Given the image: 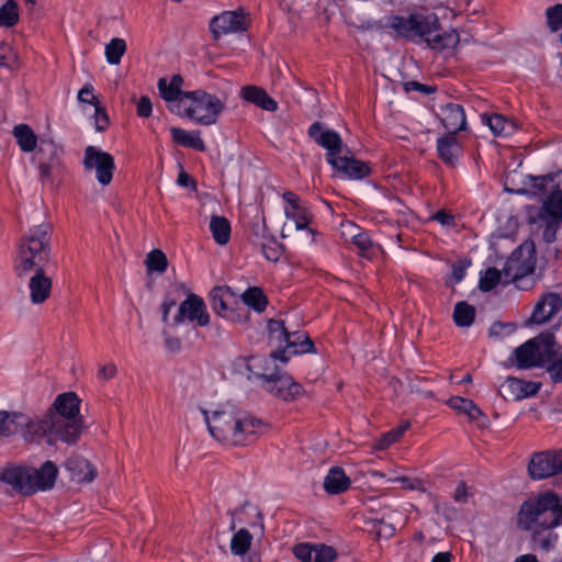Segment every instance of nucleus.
<instances>
[{"label":"nucleus","instance_id":"0e129e2a","mask_svg":"<svg viewBox=\"0 0 562 562\" xmlns=\"http://www.w3.org/2000/svg\"><path fill=\"white\" fill-rule=\"evenodd\" d=\"M282 196L284 201L289 204V206H286L285 209H294L295 206H301V204L299 203V198L296 196L295 193L286 191L283 193Z\"/></svg>","mask_w":562,"mask_h":562},{"label":"nucleus","instance_id":"bb28decb","mask_svg":"<svg viewBox=\"0 0 562 562\" xmlns=\"http://www.w3.org/2000/svg\"><path fill=\"white\" fill-rule=\"evenodd\" d=\"M240 94L243 99L262 110L274 112L278 109V103L260 87L245 86L241 88Z\"/></svg>","mask_w":562,"mask_h":562},{"label":"nucleus","instance_id":"c9c22d12","mask_svg":"<svg viewBox=\"0 0 562 562\" xmlns=\"http://www.w3.org/2000/svg\"><path fill=\"white\" fill-rule=\"evenodd\" d=\"M475 317V308L467 302H459L454 306L453 321L459 327H469Z\"/></svg>","mask_w":562,"mask_h":562},{"label":"nucleus","instance_id":"7ed1b4c3","mask_svg":"<svg viewBox=\"0 0 562 562\" xmlns=\"http://www.w3.org/2000/svg\"><path fill=\"white\" fill-rule=\"evenodd\" d=\"M308 136L327 150L326 161L337 176L360 180L369 175V166L355 158L337 132L325 130L322 123L315 122L308 127Z\"/></svg>","mask_w":562,"mask_h":562},{"label":"nucleus","instance_id":"f3484780","mask_svg":"<svg viewBox=\"0 0 562 562\" xmlns=\"http://www.w3.org/2000/svg\"><path fill=\"white\" fill-rule=\"evenodd\" d=\"M210 31L214 40L229 33L247 31L249 22L243 9L237 11H224L210 21Z\"/></svg>","mask_w":562,"mask_h":562},{"label":"nucleus","instance_id":"1a4fd4ad","mask_svg":"<svg viewBox=\"0 0 562 562\" xmlns=\"http://www.w3.org/2000/svg\"><path fill=\"white\" fill-rule=\"evenodd\" d=\"M244 360L246 362V369L249 372L248 379H259L261 386L271 395L285 402L295 401L303 395V386L280 368L274 367L272 370L263 368L262 371H258L256 370L257 364L251 362H261L262 359L250 357Z\"/></svg>","mask_w":562,"mask_h":562},{"label":"nucleus","instance_id":"39448f33","mask_svg":"<svg viewBox=\"0 0 562 562\" xmlns=\"http://www.w3.org/2000/svg\"><path fill=\"white\" fill-rule=\"evenodd\" d=\"M558 175H548L535 179V188L547 193L541 207L535 215H529L533 234L540 235L546 244L557 239V232L562 223V189L555 183Z\"/></svg>","mask_w":562,"mask_h":562},{"label":"nucleus","instance_id":"bf43d9fd","mask_svg":"<svg viewBox=\"0 0 562 562\" xmlns=\"http://www.w3.org/2000/svg\"><path fill=\"white\" fill-rule=\"evenodd\" d=\"M453 499L457 503H465L468 501V486L464 482H460L454 491Z\"/></svg>","mask_w":562,"mask_h":562},{"label":"nucleus","instance_id":"338daca9","mask_svg":"<svg viewBox=\"0 0 562 562\" xmlns=\"http://www.w3.org/2000/svg\"><path fill=\"white\" fill-rule=\"evenodd\" d=\"M451 560H452L451 552L445 551V552H439V553L435 554L431 562H451Z\"/></svg>","mask_w":562,"mask_h":562},{"label":"nucleus","instance_id":"f704fd0d","mask_svg":"<svg viewBox=\"0 0 562 562\" xmlns=\"http://www.w3.org/2000/svg\"><path fill=\"white\" fill-rule=\"evenodd\" d=\"M243 302L241 305H247L252 307L256 312H263L267 304L268 299L263 294L262 290L260 288L254 286L249 288L241 296Z\"/></svg>","mask_w":562,"mask_h":562},{"label":"nucleus","instance_id":"69168bd1","mask_svg":"<svg viewBox=\"0 0 562 562\" xmlns=\"http://www.w3.org/2000/svg\"><path fill=\"white\" fill-rule=\"evenodd\" d=\"M176 305V302L173 300H170V301H165L161 305V311H162V322H167L168 319V315H169V312L170 310Z\"/></svg>","mask_w":562,"mask_h":562},{"label":"nucleus","instance_id":"9d476101","mask_svg":"<svg viewBox=\"0 0 562 562\" xmlns=\"http://www.w3.org/2000/svg\"><path fill=\"white\" fill-rule=\"evenodd\" d=\"M559 350L560 346L555 341L553 333L548 330L516 348L510 360L514 359V363L519 369L542 367L557 361Z\"/></svg>","mask_w":562,"mask_h":562},{"label":"nucleus","instance_id":"49530a36","mask_svg":"<svg viewBox=\"0 0 562 562\" xmlns=\"http://www.w3.org/2000/svg\"><path fill=\"white\" fill-rule=\"evenodd\" d=\"M401 438V430H390L374 443V450H386Z\"/></svg>","mask_w":562,"mask_h":562},{"label":"nucleus","instance_id":"de8ad7c7","mask_svg":"<svg viewBox=\"0 0 562 562\" xmlns=\"http://www.w3.org/2000/svg\"><path fill=\"white\" fill-rule=\"evenodd\" d=\"M283 251L282 246L276 240L262 245V254L270 261H278Z\"/></svg>","mask_w":562,"mask_h":562},{"label":"nucleus","instance_id":"20e7f679","mask_svg":"<svg viewBox=\"0 0 562 562\" xmlns=\"http://www.w3.org/2000/svg\"><path fill=\"white\" fill-rule=\"evenodd\" d=\"M387 26L393 29L398 36L414 40L419 37L427 45L437 50L454 47L459 42L456 31L441 32L439 20L436 15L411 14L408 18L392 15Z\"/></svg>","mask_w":562,"mask_h":562},{"label":"nucleus","instance_id":"4c0bfd02","mask_svg":"<svg viewBox=\"0 0 562 562\" xmlns=\"http://www.w3.org/2000/svg\"><path fill=\"white\" fill-rule=\"evenodd\" d=\"M145 265L148 272L164 273L168 268V259L164 251L154 249L147 254Z\"/></svg>","mask_w":562,"mask_h":562},{"label":"nucleus","instance_id":"680f3d73","mask_svg":"<svg viewBox=\"0 0 562 562\" xmlns=\"http://www.w3.org/2000/svg\"><path fill=\"white\" fill-rule=\"evenodd\" d=\"M432 220H435V221H437L440 224L446 225V226H451V225L454 224V217L451 214L446 213L445 211L437 212L432 216Z\"/></svg>","mask_w":562,"mask_h":562},{"label":"nucleus","instance_id":"8fccbe9b","mask_svg":"<svg viewBox=\"0 0 562 562\" xmlns=\"http://www.w3.org/2000/svg\"><path fill=\"white\" fill-rule=\"evenodd\" d=\"M94 108H95V113H94L95 128L98 132H103L106 130V127L110 124L109 116H108L105 110L100 105V103L98 105H95Z\"/></svg>","mask_w":562,"mask_h":562},{"label":"nucleus","instance_id":"774afa93","mask_svg":"<svg viewBox=\"0 0 562 562\" xmlns=\"http://www.w3.org/2000/svg\"><path fill=\"white\" fill-rule=\"evenodd\" d=\"M38 169L42 179L48 178L50 176V165L48 161H40Z\"/></svg>","mask_w":562,"mask_h":562},{"label":"nucleus","instance_id":"4468645a","mask_svg":"<svg viewBox=\"0 0 562 562\" xmlns=\"http://www.w3.org/2000/svg\"><path fill=\"white\" fill-rule=\"evenodd\" d=\"M212 310L223 318L231 322L243 323L247 319L246 312L240 301L227 286H215L210 292Z\"/></svg>","mask_w":562,"mask_h":562},{"label":"nucleus","instance_id":"a211bd4d","mask_svg":"<svg viewBox=\"0 0 562 562\" xmlns=\"http://www.w3.org/2000/svg\"><path fill=\"white\" fill-rule=\"evenodd\" d=\"M184 319L195 321L200 326L209 325L210 315L206 312L204 301L200 296L190 294L181 302L178 314L175 317V324H180Z\"/></svg>","mask_w":562,"mask_h":562},{"label":"nucleus","instance_id":"dca6fc26","mask_svg":"<svg viewBox=\"0 0 562 562\" xmlns=\"http://www.w3.org/2000/svg\"><path fill=\"white\" fill-rule=\"evenodd\" d=\"M528 473L533 480L562 474V449L533 453L528 463Z\"/></svg>","mask_w":562,"mask_h":562},{"label":"nucleus","instance_id":"aec40b11","mask_svg":"<svg viewBox=\"0 0 562 562\" xmlns=\"http://www.w3.org/2000/svg\"><path fill=\"white\" fill-rule=\"evenodd\" d=\"M562 308V293L547 292L536 302L530 323L542 325L550 322Z\"/></svg>","mask_w":562,"mask_h":562},{"label":"nucleus","instance_id":"6e6552de","mask_svg":"<svg viewBox=\"0 0 562 562\" xmlns=\"http://www.w3.org/2000/svg\"><path fill=\"white\" fill-rule=\"evenodd\" d=\"M57 474L56 464L53 461H45L40 469L21 465L5 468L0 473V480L15 492L30 496L37 491L50 490Z\"/></svg>","mask_w":562,"mask_h":562},{"label":"nucleus","instance_id":"4d7b16f0","mask_svg":"<svg viewBox=\"0 0 562 562\" xmlns=\"http://www.w3.org/2000/svg\"><path fill=\"white\" fill-rule=\"evenodd\" d=\"M468 263L464 261H457L452 265V278L456 282H460L465 276Z\"/></svg>","mask_w":562,"mask_h":562},{"label":"nucleus","instance_id":"473e14b6","mask_svg":"<svg viewBox=\"0 0 562 562\" xmlns=\"http://www.w3.org/2000/svg\"><path fill=\"white\" fill-rule=\"evenodd\" d=\"M448 405L458 413H464L470 420L482 416L481 409L469 398L453 396L448 401Z\"/></svg>","mask_w":562,"mask_h":562},{"label":"nucleus","instance_id":"c03bdc74","mask_svg":"<svg viewBox=\"0 0 562 562\" xmlns=\"http://www.w3.org/2000/svg\"><path fill=\"white\" fill-rule=\"evenodd\" d=\"M546 15L551 31L555 32L562 27V4L548 8Z\"/></svg>","mask_w":562,"mask_h":562},{"label":"nucleus","instance_id":"393cba45","mask_svg":"<svg viewBox=\"0 0 562 562\" xmlns=\"http://www.w3.org/2000/svg\"><path fill=\"white\" fill-rule=\"evenodd\" d=\"M290 336H291V339L296 341V345L290 346V344L286 342V346L284 349H278L276 351H272L270 353V357L273 360L279 359L282 362H286L289 360L290 355L315 352L314 344L305 333L293 331V333H290Z\"/></svg>","mask_w":562,"mask_h":562},{"label":"nucleus","instance_id":"a19ab883","mask_svg":"<svg viewBox=\"0 0 562 562\" xmlns=\"http://www.w3.org/2000/svg\"><path fill=\"white\" fill-rule=\"evenodd\" d=\"M531 532V539L533 543H536L540 549L544 551H550L553 549L558 541V535L552 531H539L536 532L535 530Z\"/></svg>","mask_w":562,"mask_h":562},{"label":"nucleus","instance_id":"09e8293b","mask_svg":"<svg viewBox=\"0 0 562 562\" xmlns=\"http://www.w3.org/2000/svg\"><path fill=\"white\" fill-rule=\"evenodd\" d=\"M78 100L82 103H89L93 106L98 105L100 101L93 94V87L90 83H86L78 93Z\"/></svg>","mask_w":562,"mask_h":562},{"label":"nucleus","instance_id":"052dcab7","mask_svg":"<svg viewBox=\"0 0 562 562\" xmlns=\"http://www.w3.org/2000/svg\"><path fill=\"white\" fill-rule=\"evenodd\" d=\"M177 183L180 187H191L193 191L196 190V183L186 171H181L178 176Z\"/></svg>","mask_w":562,"mask_h":562},{"label":"nucleus","instance_id":"e2e57ef3","mask_svg":"<svg viewBox=\"0 0 562 562\" xmlns=\"http://www.w3.org/2000/svg\"><path fill=\"white\" fill-rule=\"evenodd\" d=\"M165 346L171 352H178L181 348V341L177 337L167 336L165 338Z\"/></svg>","mask_w":562,"mask_h":562},{"label":"nucleus","instance_id":"a878e982","mask_svg":"<svg viewBox=\"0 0 562 562\" xmlns=\"http://www.w3.org/2000/svg\"><path fill=\"white\" fill-rule=\"evenodd\" d=\"M65 468L70 473L71 479L80 483H90L97 476L94 467L80 456H72L67 459Z\"/></svg>","mask_w":562,"mask_h":562},{"label":"nucleus","instance_id":"603ef678","mask_svg":"<svg viewBox=\"0 0 562 562\" xmlns=\"http://www.w3.org/2000/svg\"><path fill=\"white\" fill-rule=\"evenodd\" d=\"M353 244L362 256L372 247L373 243L367 233H359L352 236Z\"/></svg>","mask_w":562,"mask_h":562},{"label":"nucleus","instance_id":"a18cd8bd","mask_svg":"<svg viewBox=\"0 0 562 562\" xmlns=\"http://www.w3.org/2000/svg\"><path fill=\"white\" fill-rule=\"evenodd\" d=\"M293 553L302 562H314V544L299 543L294 546Z\"/></svg>","mask_w":562,"mask_h":562},{"label":"nucleus","instance_id":"c85d7f7f","mask_svg":"<svg viewBox=\"0 0 562 562\" xmlns=\"http://www.w3.org/2000/svg\"><path fill=\"white\" fill-rule=\"evenodd\" d=\"M171 137L175 143L181 146L190 147L199 151H205L206 146L200 137V132H188L180 127L170 128Z\"/></svg>","mask_w":562,"mask_h":562},{"label":"nucleus","instance_id":"f03ea898","mask_svg":"<svg viewBox=\"0 0 562 562\" xmlns=\"http://www.w3.org/2000/svg\"><path fill=\"white\" fill-rule=\"evenodd\" d=\"M210 435L231 446H244L267 431L268 424L244 411L220 409L210 413L201 408Z\"/></svg>","mask_w":562,"mask_h":562},{"label":"nucleus","instance_id":"13d9d810","mask_svg":"<svg viewBox=\"0 0 562 562\" xmlns=\"http://www.w3.org/2000/svg\"><path fill=\"white\" fill-rule=\"evenodd\" d=\"M548 371L551 374L554 382H562V359H558L548 367Z\"/></svg>","mask_w":562,"mask_h":562},{"label":"nucleus","instance_id":"c756f323","mask_svg":"<svg viewBox=\"0 0 562 562\" xmlns=\"http://www.w3.org/2000/svg\"><path fill=\"white\" fill-rule=\"evenodd\" d=\"M437 151L438 156L447 165L454 166L459 151L457 135L447 134L442 137H439L437 140Z\"/></svg>","mask_w":562,"mask_h":562},{"label":"nucleus","instance_id":"e433bc0d","mask_svg":"<svg viewBox=\"0 0 562 562\" xmlns=\"http://www.w3.org/2000/svg\"><path fill=\"white\" fill-rule=\"evenodd\" d=\"M125 52L126 42L123 38H112L110 43L105 45V57L111 65H119Z\"/></svg>","mask_w":562,"mask_h":562},{"label":"nucleus","instance_id":"2eb2a0df","mask_svg":"<svg viewBox=\"0 0 562 562\" xmlns=\"http://www.w3.org/2000/svg\"><path fill=\"white\" fill-rule=\"evenodd\" d=\"M12 134L23 153H31L37 149L36 155H48V160H53L58 155V147L52 139L41 138L27 124H18L13 127Z\"/></svg>","mask_w":562,"mask_h":562},{"label":"nucleus","instance_id":"b1692460","mask_svg":"<svg viewBox=\"0 0 562 562\" xmlns=\"http://www.w3.org/2000/svg\"><path fill=\"white\" fill-rule=\"evenodd\" d=\"M438 116L448 134L457 135L458 132L467 130L465 113L460 104L448 103L442 105Z\"/></svg>","mask_w":562,"mask_h":562},{"label":"nucleus","instance_id":"6ab92c4d","mask_svg":"<svg viewBox=\"0 0 562 562\" xmlns=\"http://www.w3.org/2000/svg\"><path fill=\"white\" fill-rule=\"evenodd\" d=\"M182 83L183 78L180 75H173L170 81L160 78L157 83L160 97L168 102V109L177 115L182 111L179 104L183 99H188L186 95L190 92L181 90Z\"/></svg>","mask_w":562,"mask_h":562},{"label":"nucleus","instance_id":"5701e85b","mask_svg":"<svg viewBox=\"0 0 562 562\" xmlns=\"http://www.w3.org/2000/svg\"><path fill=\"white\" fill-rule=\"evenodd\" d=\"M284 213L288 221L283 224L282 227L281 235L283 238H286L295 232L303 229H307L310 234L314 233V231L308 227L313 216L306 207L301 205L295 206L294 209H285Z\"/></svg>","mask_w":562,"mask_h":562},{"label":"nucleus","instance_id":"423d86ee","mask_svg":"<svg viewBox=\"0 0 562 562\" xmlns=\"http://www.w3.org/2000/svg\"><path fill=\"white\" fill-rule=\"evenodd\" d=\"M16 248L14 272L20 279L43 269L50 258V226L41 224L31 228L19 239Z\"/></svg>","mask_w":562,"mask_h":562},{"label":"nucleus","instance_id":"7c9ffc66","mask_svg":"<svg viewBox=\"0 0 562 562\" xmlns=\"http://www.w3.org/2000/svg\"><path fill=\"white\" fill-rule=\"evenodd\" d=\"M210 229L218 245H226L231 236V224L224 216L213 215L210 221Z\"/></svg>","mask_w":562,"mask_h":562},{"label":"nucleus","instance_id":"58836bf2","mask_svg":"<svg viewBox=\"0 0 562 562\" xmlns=\"http://www.w3.org/2000/svg\"><path fill=\"white\" fill-rule=\"evenodd\" d=\"M269 337L271 340L289 342L290 346L296 345V341L291 339L290 333L284 326L283 321L269 319L268 322Z\"/></svg>","mask_w":562,"mask_h":562},{"label":"nucleus","instance_id":"0eeeda50","mask_svg":"<svg viewBox=\"0 0 562 562\" xmlns=\"http://www.w3.org/2000/svg\"><path fill=\"white\" fill-rule=\"evenodd\" d=\"M520 529L536 532L549 531L562 525V498L546 492L525 501L517 515Z\"/></svg>","mask_w":562,"mask_h":562},{"label":"nucleus","instance_id":"ea45409f","mask_svg":"<svg viewBox=\"0 0 562 562\" xmlns=\"http://www.w3.org/2000/svg\"><path fill=\"white\" fill-rule=\"evenodd\" d=\"M19 21V5L14 0H8L0 8V25L11 27Z\"/></svg>","mask_w":562,"mask_h":562},{"label":"nucleus","instance_id":"864d4df0","mask_svg":"<svg viewBox=\"0 0 562 562\" xmlns=\"http://www.w3.org/2000/svg\"><path fill=\"white\" fill-rule=\"evenodd\" d=\"M151 102L150 99L146 95H143L137 102V114L140 117H149L151 114Z\"/></svg>","mask_w":562,"mask_h":562},{"label":"nucleus","instance_id":"4be33fe9","mask_svg":"<svg viewBox=\"0 0 562 562\" xmlns=\"http://www.w3.org/2000/svg\"><path fill=\"white\" fill-rule=\"evenodd\" d=\"M30 301L34 305L44 304L52 295L53 280L44 269L32 271L27 283Z\"/></svg>","mask_w":562,"mask_h":562},{"label":"nucleus","instance_id":"412c9836","mask_svg":"<svg viewBox=\"0 0 562 562\" xmlns=\"http://www.w3.org/2000/svg\"><path fill=\"white\" fill-rule=\"evenodd\" d=\"M541 383L524 381L517 378H507L498 389L501 396L507 401H519L536 395Z\"/></svg>","mask_w":562,"mask_h":562},{"label":"nucleus","instance_id":"ddd939ff","mask_svg":"<svg viewBox=\"0 0 562 562\" xmlns=\"http://www.w3.org/2000/svg\"><path fill=\"white\" fill-rule=\"evenodd\" d=\"M82 166L86 172H94L101 186L111 183L115 170L114 157L95 146H87L83 151Z\"/></svg>","mask_w":562,"mask_h":562},{"label":"nucleus","instance_id":"5fc2aeb1","mask_svg":"<svg viewBox=\"0 0 562 562\" xmlns=\"http://www.w3.org/2000/svg\"><path fill=\"white\" fill-rule=\"evenodd\" d=\"M405 91L409 92L412 90H418L424 93L430 94L436 91V88L434 86H426L423 83H419L417 81H408L404 85Z\"/></svg>","mask_w":562,"mask_h":562},{"label":"nucleus","instance_id":"79ce46f5","mask_svg":"<svg viewBox=\"0 0 562 562\" xmlns=\"http://www.w3.org/2000/svg\"><path fill=\"white\" fill-rule=\"evenodd\" d=\"M504 280L503 269L488 268L480 279V289L484 292L491 291L496 284Z\"/></svg>","mask_w":562,"mask_h":562},{"label":"nucleus","instance_id":"f8f14e48","mask_svg":"<svg viewBox=\"0 0 562 562\" xmlns=\"http://www.w3.org/2000/svg\"><path fill=\"white\" fill-rule=\"evenodd\" d=\"M536 250L535 244L525 243L506 260L503 267L504 282H515L535 271Z\"/></svg>","mask_w":562,"mask_h":562},{"label":"nucleus","instance_id":"37998d69","mask_svg":"<svg viewBox=\"0 0 562 562\" xmlns=\"http://www.w3.org/2000/svg\"><path fill=\"white\" fill-rule=\"evenodd\" d=\"M337 558L336 550L324 543L314 544V562H334Z\"/></svg>","mask_w":562,"mask_h":562},{"label":"nucleus","instance_id":"6e6d98bb","mask_svg":"<svg viewBox=\"0 0 562 562\" xmlns=\"http://www.w3.org/2000/svg\"><path fill=\"white\" fill-rule=\"evenodd\" d=\"M117 374V367L114 363H108L99 369V378L102 380L113 379Z\"/></svg>","mask_w":562,"mask_h":562},{"label":"nucleus","instance_id":"f257e3e1","mask_svg":"<svg viewBox=\"0 0 562 562\" xmlns=\"http://www.w3.org/2000/svg\"><path fill=\"white\" fill-rule=\"evenodd\" d=\"M80 403L75 392H66L57 395L43 415L0 409V437L10 438L19 432L29 445H75L83 430Z\"/></svg>","mask_w":562,"mask_h":562},{"label":"nucleus","instance_id":"9b49d317","mask_svg":"<svg viewBox=\"0 0 562 562\" xmlns=\"http://www.w3.org/2000/svg\"><path fill=\"white\" fill-rule=\"evenodd\" d=\"M186 97L188 99H183L179 104L182 111L178 115L189 117L201 125L215 124L225 108L220 98L203 90L190 91Z\"/></svg>","mask_w":562,"mask_h":562},{"label":"nucleus","instance_id":"72a5a7b5","mask_svg":"<svg viewBox=\"0 0 562 562\" xmlns=\"http://www.w3.org/2000/svg\"><path fill=\"white\" fill-rule=\"evenodd\" d=\"M252 542V535L246 528L236 531L231 540V551L235 555H245Z\"/></svg>","mask_w":562,"mask_h":562},{"label":"nucleus","instance_id":"cd10ccee","mask_svg":"<svg viewBox=\"0 0 562 562\" xmlns=\"http://www.w3.org/2000/svg\"><path fill=\"white\" fill-rule=\"evenodd\" d=\"M350 486V480L341 468H331L324 479V490L328 494H340Z\"/></svg>","mask_w":562,"mask_h":562},{"label":"nucleus","instance_id":"3c124183","mask_svg":"<svg viewBox=\"0 0 562 562\" xmlns=\"http://www.w3.org/2000/svg\"><path fill=\"white\" fill-rule=\"evenodd\" d=\"M393 482H400L402 483V486L406 490H417L420 492H425L426 488L424 487V483L419 479H411L408 476H398L392 480Z\"/></svg>","mask_w":562,"mask_h":562},{"label":"nucleus","instance_id":"2f4dec72","mask_svg":"<svg viewBox=\"0 0 562 562\" xmlns=\"http://www.w3.org/2000/svg\"><path fill=\"white\" fill-rule=\"evenodd\" d=\"M482 119L494 135L501 136V135H509L516 131V125L514 122L507 121L503 115L501 114H493V115H486L483 114Z\"/></svg>","mask_w":562,"mask_h":562}]
</instances>
